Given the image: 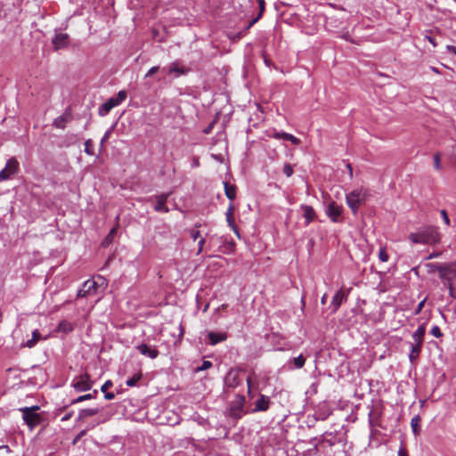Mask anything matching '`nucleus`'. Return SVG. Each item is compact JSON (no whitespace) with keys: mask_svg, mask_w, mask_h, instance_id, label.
<instances>
[{"mask_svg":"<svg viewBox=\"0 0 456 456\" xmlns=\"http://www.w3.org/2000/svg\"><path fill=\"white\" fill-rule=\"evenodd\" d=\"M409 240L413 243L434 245L441 240V234L436 226H428L419 232H412Z\"/></svg>","mask_w":456,"mask_h":456,"instance_id":"nucleus-1","label":"nucleus"},{"mask_svg":"<svg viewBox=\"0 0 456 456\" xmlns=\"http://www.w3.org/2000/svg\"><path fill=\"white\" fill-rule=\"evenodd\" d=\"M244 379L247 381L248 395L253 396L251 394L252 377L250 375H246V371L244 370H231L225 376L224 382L228 387H236Z\"/></svg>","mask_w":456,"mask_h":456,"instance_id":"nucleus-2","label":"nucleus"},{"mask_svg":"<svg viewBox=\"0 0 456 456\" xmlns=\"http://www.w3.org/2000/svg\"><path fill=\"white\" fill-rule=\"evenodd\" d=\"M368 195V191L363 188L354 189L351 192L346 194V204L350 208L354 215L357 213L359 208L362 205L365 204Z\"/></svg>","mask_w":456,"mask_h":456,"instance_id":"nucleus-3","label":"nucleus"},{"mask_svg":"<svg viewBox=\"0 0 456 456\" xmlns=\"http://www.w3.org/2000/svg\"><path fill=\"white\" fill-rule=\"evenodd\" d=\"M38 410L39 406L25 407L20 409L23 413L24 421L31 428L39 425L42 421L41 415L37 412Z\"/></svg>","mask_w":456,"mask_h":456,"instance_id":"nucleus-4","label":"nucleus"},{"mask_svg":"<svg viewBox=\"0 0 456 456\" xmlns=\"http://www.w3.org/2000/svg\"><path fill=\"white\" fill-rule=\"evenodd\" d=\"M440 279L444 287H447L448 283H453V281L456 280V260L444 263Z\"/></svg>","mask_w":456,"mask_h":456,"instance_id":"nucleus-5","label":"nucleus"},{"mask_svg":"<svg viewBox=\"0 0 456 456\" xmlns=\"http://www.w3.org/2000/svg\"><path fill=\"white\" fill-rule=\"evenodd\" d=\"M20 171L19 161L14 158L7 160L4 169L0 171V182L11 179V177Z\"/></svg>","mask_w":456,"mask_h":456,"instance_id":"nucleus-6","label":"nucleus"},{"mask_svg":"<svg viewBox=\"0 0 456 456\" xmlns=\"http://www.w3.org/2000/svg\"><path fill=\"white\" fill-rule=\"evenodd\" d=\"M246 401H232L229 408V415L238 419L248 412L245 405Z\"/></svg>","mask_w":456,"mask_h":456,"instance_id":"nucleus-7","label":"nucleus"},{"mask_svg":"<svg viewBox=\"0 0 456 456\" xmlns=\"http://www.w3.org/2000/svg\"><path fill=\"white\" fill-rule=\"evenodd\" d=\"M342 211H343V208L340 205H338L335 201H331L328 205L326 213H327V216L330 218V220L332 222L338 223V222H339V216H341Z\"/></svg>","mask_w":456,"mask_h":456,"instance_id":"nucleus-8","label":"nucleus"},{"mask_svg":"<svg viewBox=\"0 0 456 456\" xmlns=\"http://www.w3.org/2000/svg\"><path fill=\"white\" fill-rule=\"evenodd\" d=\"M54 51L66 48L69 43V37L66 33H58L52 40Z\"/></svg>","mask_w":456,"mask_h":456,"instance_id":"nucleus-9","label":"nucleus"},{"mask_svg":"<svg viewBox=\"0 0 456 456\" xmlns=\"http://www.w3.org/2000/svg\"><path fill=\"white\" fill-rule=\"evenodd\" d=\"M97 285L98 282L95 281L88 280L85 281L82 288L77 291V297H84L91 294L92 292H94Z\"/></svg>","mask_w":456,"mask_h":456,"instance_id":"nucleus-10","label":"nucleus"},{"mask_svg":"<svg viewBox=\"0 0 456 456\" xmlns=\"http://www.w3.org/2000/svg\"><path fill=\"white\" fill-rule=\"evenodd\" d=\"M72 119L70 111L66 110L61 116H59L53 120V126L59 129H64L67 123Z\"/></svg>","mask_w":456,"mask_h":456,"instance_id":"nucleus-11","label":"nucleus"},{"mask_svg":"<svg viewBox=\"0 0 456 456\" xmlns=\"http://www.w3.org/2000/svg\"><path fill=\"white\" fill-rule=\"evenodd\" d=\"M301 208L304 212L303 216L305 219V225L307 226V225H309V224L311 222H313L316 218L317 215H316L314 208L311 206L302 205Z\"/></svg>","mask_w":456,"mask_h":456,"instance_id":"nucleus-12","label":"nucleus"},{"mask_svg":"<svg viewBox=\"0 0 456 456\" xmlns=\"http://www.w3.org/2000/svg\"><path fill=\"white\" fill-rule=\"evenodd\" d=\"M74 387L79 392L90 389L88 375L80 376L78 379L74 382Z\"/></svg>","mask_w":456,"mask_h":456,"instance_id":"nucleus-13","label":"nucleus"},{"mask_svg":"<svg viewBox=\"0 0 456 456\" xmlns=\"http://www.w3.org/2000/svg\"><path fill=\"white\" fill-rule=\"evenodd\" d=\"M346 297H347V293H346L343 289H339L336 293V295L333 297L332 301H331V305L334 308L333 309L334 312L337 311L340 307L342 302L344 300H346Z\"/></svg>","mask_w":456,"mask_h":456,"instance_id":"nucleus-14","label":"nucleus"},{"mask_svg":"<svg viewBox=\"0 0 456 456\" xmlns=\"http://www.w3.org/2000/svg\"><path fill=\"white\" fill-rule=\"evenodd\" d=\"M167 197H168V194H164V193L160 194L157 197V204L154 208L157 212H164V213L168 212L169 209L166 205Z\"/></svg>","mask_w":456,"mask_h":456,"instance_id":"nucleus-15","label":"nucleus"},{"mask_svg":"<svg viewBox=\"0 0 456 456\" xmlns=\"http://www.w3.org/2000/svg\"><path fill=\"white\" fill-rule=\"evenodd\" d=\"M426 334V323H422L412 334L414 343L423 345L424 337Z\"/></svg>","mask_w":456,"mask_h":456,"instance_id":"nucleus-16","label":"nucleus"},{"mask_svg":"<svg viewBox=\"0 0 456 456\" xmlns=\"http://www.w3.org/2000/svg\"><path fill=\"white\" fill-rule=\"evenodd\" d=\"M137 349L142 354L147 355L151 359H155L159 355L158 350L150 348L146 344L138 346Z\"/></svg>","mask_w":456,"mask_h":456,"instance_id":"nucleus-17","label":"nucleus"},{"mask_svg":"<svg viewBox=\"0 0 456 456\" xmlns=\"http://www.w3.org/2000/svg\"><path fill=\"white\" fill-rule=\"evenodd\" d=\"M210 345L214 346L219 342L224 341L227 338V335L225 333H217L214 331H210L208 334Z\"/></svg>","mask_w":456,"mask_h":456,"instance_id":"nucleus-18","label":"nucleus"},{"mask_svg":"<svg viewBox=\"0 0 456 456\" xmlns=\"http://www.w3.org/2000/svg\"><path fill=\"white\" fill-rule=\"evenodd\" d=\"M116 106H118V105H117V102H115L114 99H112V98L109 99L105 103H103L99 108V115L100 116L107 115Z\"/></svg>","mask_w":456,"mask_h":456,"instance_id":"nucleus-19","label":"nucleus"},{"mask_svg":"<svg viewBox=\"0 0 456 456\" xmlns=\"http://www.w3.org/2000/svg\"><path fill=\"white\" fill-rule=\"evenodd\" d=\"M428 273H438V276H441L442 269L444 268V263H428L425 265Z\"/></svg>","mask_w":456,"mask_h":456,"instance_id":"nucleus-20","label":"nucleus"},{"mask_svg":"<svg viewBox=\"0 0 456 456\" xmlns=\"http://www.w3.org/2000/svg\"><path fill=\"white\" fill-rule=\"evenodd\" d=\"M224 184L226 197L229 200H233L236 198V186L230 184L228 182H225Z\"/></svg>","mask_w":456,"mask_h":456,"instance_id":"nucleus-21","label":"nucleus"},{"mask_svg":"<svg viewBox=\"0 0 456 456\" xmlns=\"http://www.w3.org/2000/svg\"><path fill=\"white\" fill-rule=\"evenodd\" d=\"M422 349V345L414 343L411 346V349L409 354L410 361L412 362H414L419 355Z\"/></svg>","mask_w":456,"mask_h":456,"instance_id":"nucleus-22","label":"nucleus"},{"mask_svg":"<svg viewBox=\"0 0 456 456\" xmlns=\"http://www.w3.org/2000/svg\"><path fill=\"white\" fill-rule=\"evenodd\" d=\"M168 72L175 73L176 77H179L181 75H184L187 72V69L184 67H180L177 62H173L169 66Z\"/></svg>","mask_w":456,"mask_h":456,"instance_id":"nucleus-23","label":"nucleus"},{"mask_svg":"<svg viewBox=\"0 0 456 456\" xmlns=\"http://www.w3.org/2000/svg\"><path fill=\"white\" fill-rule=\"evenodd\" d=\"M420 420L421 419L419 415H415L411 419V426L415 436H418L420 432Z\"/></svg>","mask_w":456,"mask_h":456,"instance_id":"nucleus-24","label":"nucleus"},{"mask_svg":"<svg viewBox=\"0 0 456 456\" xmlns=\"http://www.w3.org/2000/svg\"><path fill=\"white\" fill-rule=\"evenodd\" d=\"M57 330L59 332L69 333L73 330V326L69 322L63 320L59 323Z\"/></svg>","mask_w":456,"mask_h":456,"instance_id":"nucleus-25","label":"nucleus"},{"mask_svg":"<svg viewBox=\"0 0 456 456\" xmlns=\"http://www.w3.org/2000/svg\"><path fill=\"white\" fill-rule=\"evenodd\" d=\"M276 138H282L284 140L291 142L294 145H298L300 143V140L294 136L293 134L288 133L277 134L275 135Z\"/></svg>","mask_w":456,"mask_h":456,"instance_id":"nucleus-26","label":"nucleus"},{"mask_svg":"<svg viewBox=\"0 0 456 456\" xmlns=\"http://www.w3.org/2000/svg\"><path fill=\"white\" fill-rule=\"evenodd\" d=\"M41 339V334L40 332L36 330L32 332V338L28 339L25 346L31 348L33 347L39 340Z\"/></svg>","mask_w":456,"mask_h":456,"instance_id":"nucleus-27","label":"nucleus"},{"mask_svg":"<svg viewBox=\"0 0 456 456\" xmlns=\"http://www.w3.org/2000/svg\"><path fill=\"white\" fill-rule=\"evenodd\" d=\"M117 231H118V225L113 227L110 232L108 233V235L106 236V238L103 240L102 245L103 247H108L113 240L116 233H117Z\"/></svg>","mask_w":456,"mask_h":456,"instance_id":"nucleus-28","label":"nucleus"},{"mask_svg":"<svg viewBox=\"0 0 456 456\" xmlns=\"http://www.w3.org/2000/svg\"><path fill=\"white\" fill-rule=\"evenodd\" d=\"M256 1L259 5V13H258L257 17H256L249 22L248 28H249L253 24H255L261 18V16L263 15V13L265 12V0H256Z\"/></svg>","mask_w":456,"mask_h":456,"instance_id":"nucleus-29","label":"nucleus"},{"mask_svg":"<svg viewBox=\"0 0 456 456\" xmlns=\"http://www.w3.org/2000/svg\"><path fill=\"white\" fill-rule=\"evenodd\" d=\"M228 224L234 229L233 206L231 204L225 213Z\"/></svg>","mask_w":456,"mask_h":456,"instance_id":"nucleus-30","label":"nucleus"},{"mask_svg":"<svg viewBox=\"0 0 456 456\" xmlns=\"http://www.w3.org/2000/svg\"><path fill=\"white\" fill-rule=\"evenodd\" d=\"M269 403L270 401H256V407L252 410V411H266L269 408Z\"/></svg>","mask_w":456,"mask_h":456,"instance_id":"nucleus-31","label":"nucleus"},{"mask_svg":"<svg viewBox=\"0 0 456 456\" xmlns=\"http://www.w3.org/2000/svg\"><path fill=\"white\" fill-rule=\"evenodd\" d=\"M85 152L87 155H90V156H94V147H93V141L91 139H87L85 142Z\"/></svg>","mask_w":456,"mask_h":456,"instance_id":"nucleus-32","label":"nucleus"},{"mask_svg":"<svg viewBox=\"0 0 456 456\" xmlns=\"http://www.w3.org/2000/svg\"><path fill=\"white\" fill-rule=\"evenodd\" d=\"M293 362L296 368L300 369L304 366L305 362V358L302 354H300L293 359Z\"/></svg>","mask_w":456,"mask_h":456,"instance_id":"nucleus-33","label":"nucleus"},{"mask_svg":"<svg viewBox=\"0 0 456 456\" xmlns=\"http://www.w3.org/2000/svg\"><path fill=\"white\" fill-rule=\"evenodd\" d=\"M126 98V93L125 91H119L116 97H112L114 99L115 102H117V105H119L121 102H123Z\"/></svg>","mask_w":456,"mask_h":456,"instance_id":"nucleus-34","label":"nucleus"},{"mask_svg":"<svg viewBox=\"0 0 456 456\" xmlns=\"http://www.w3.org/2000/svg\"><path fill=\"white\" fill-rule=\"evenodd\" d=\"M98 411L97 409H85L80 411V418H85L87 416H92L96 414Z\"/></svg>","mask_w":456,"mask_h":456,"instance_id":"nucleus-35","label":"nucleus"},{"mask_svg":"<svg viewBox=\"0 0 456 456\" xmlns=\"http://www.w3.org/2000/svg\"><path fill=\"white\" fill-rule=\"evenodd\" d=\"M434 167L436 170L442 169L441 157H440V153H438V152L434 155Z\"/></svg>","mask_w":456,"mask_h":456,"instance_id":"nucleus-36","label":"nucleus"},{"mask_svg":"<svg viewBox=\"0 0 456 456\" xmlns=\"http://www.w3.org/2000/svg\"><path fill=\"white\" fill-rule=\"evenodd\" d=\"M141 377L142 375L141 374H137V375H134V377H132L131 379H129L128 380H126V385L128 387H133L134 386L138 380L141 379Z\"/></svg>","mask_w":456,"mask_h":456,"instance_id":"nucleus-37","label":"nucleus"},{"mask_svg":"<svg viewBox=\"0 0 456 456\" xmlns=\"http://www.w3.org/2000/svg\"><path fill=\"white\" fill-rule=\"evenodd\" d=\"M430 333L436 338H441L443 336V333L437 325L432 327Z\"/></svg>","mask_w":456,"mask_h":456,"instance_id":"nucleus-38","label":"nucleus"},{"mask_svg":"<svg viewBox=\"0 0 456 456\" xmlns=\"http://www.w3.org/2000/svg\"><path fill=\"white\" fill-rule=\"evenodd\" d=\"M446 288L449 291L450 297L452 298H456V286L453 283H448V286Z\"/></svg>","mask_w":456,"mask_h":456,"instance_id":"nucleus-39","label":"nucleus"},{"mask_svg":"<svg viewBox=\"0 0 456 456\" xmlns=\"http://www.w3.org/2000/svg\"><path fill=\"white\" fill-rule=\"evenodd\" d=\"M283 173L287 177H289L293 174V167L289 164H285L283 167Z\"/></svg>","mask_w":456,"mask_h":456,"instance_id":"nucleus-40","label":"nucleus"},{"mask_svg":"<svg viewBox=\"0 0 456 456\" xmlns=\"http://www.w3.org/2000/svg\"><path fill=\"white\" fill-rule=\"evenodd\" d=\"M379 258L382 262H387L388 260L389 256H388V254H387L386 248H381L379 250Z\"/></svg>","mask_w":456,"mask_h":456,"instance_id":"nucleus-41","label":"nucleus"},{"mask_svg":"<svg viewBox=\"0 0 456 456\" xmlns=\"http://www.w3.org/2000/svg\"><path fill=\"white\" fill-rule=\"evenodd\" d=\"M212 362L210 361H204L201 364V366L197 368L198 371L206 370L212 367Z\"/></svg>","mask_w":456,"mask_h":456,"instance_id":"nucleus-42","label":"nucleus"},{"mask_svg":"<svg viewBox=\"0 0 456 456\" xmlns=\"http://www.w3.org/2000/svg\"><path fill=\"white\" fill-rule=\"evenodd\" d=\"M159 69V66H154V67H151L148 71L147 73L145 74V77H151L153 76L155 73H157Z\"/></svg>","mask_w":456,"mask_h":456,"instance_id":"nucleus-43","label":"nucleus"},{"mask_svg":"<svg viewBox=\"0 0 456 456\" xmlns=\"http://www.w3.org/2000/svg\"><path fill=\"white\" fill-rule=\"evenodd\" d=\"M190 236L192 238L193 240H196L198 238L200 237V232L196 229H191L190 231Z\"/></svg>","mask_w":456,"mask_h":456,"instance_id":"nucleus-44","label":"nucleus"},{"mask_svg":"<svg viewBox=\"0 0 456 456\" xmlns=\"http://www.w3.org/2000/svg\"><path fill=\"white\" fill-rule=\"evenodd\" d=\"M441 216H442V217H443V219L444 221V224L447 226H449L450 225V219H449V216L447 215V212L444 209L441 210Z\"/></svg>","mask_w":456,"mask_h":456,"instance_id":"nucleus-45","label":"nucleus"},{"mask_svg":"<svg viewBox=\"0 0 456 456\" xmlns=\"http://www.w3.org/2000/svg\"><path fill=\"white\" fill-rule=\"evenodd\" d=\"M205 242H206V240L204 238H200V240H199L198 242V251H197V255L200 254L203 250V247L205 245Z\"/></svg>","mask_w":456,"mask_h":456,"instance_id":"nucleus-46","label":"nucleus"},{"mask_svg":"<svg viewBox=\"0 0 456 456\" xmlns=\"http://www.w3.org/2000/svg\"><path fill=\"white\" fill-rule=\"evenodd\" d=\"M425 303H426V298L419 303V305L414 312L415 314H419L421 312L422 308L425 305Z\"/></svg>","mask_w":456,"mask_h":456,"instance_id":"nucleus-47","label":"nucleus"},{"mask_svg":"<svg viewBox=\"0 0 456 456\" xmlns=\"http://www.w3.org/2000/svg\"><path fill=\"white\" fill-rule=\"evenodd\" d=\"M112 387V382L110 380L106 381L101 387L102 392H107V390Z\"/></svg>","mask_w":456,"mask_h":456,"instance_id":"nucleus-48","label":"nucleus"},{"mask_svg":"<svg viewBox=\"0 0 456 456\" xmlns=\"http://www.w3.org/2000/svg\"><path fill=\"white\" fill-rule=\"evenodd\" d=\"M96 390L94 391V394H86V395H80L78 396L77 399H93L94 396H95V394H96Z\"/></svg>","mask_w":456,"mask_h":456,"instance_id":"nucleus-49","label":"nucleus"},{"mask_svg":"<svg viewBox=\"0 0 456 456\" xmlns=\"http://www.w3.org/2000/svg\"><path fill=\"white\" fill-rule=\"evenodd\" d=\"M86 430H81L77 436L75 437L73 444H76L78 440H80L84 436H86Z\"/></svg>","mask_w":456,"mask_h":456,"instance_id":"nucleus-50","label":"nucleus"},{"mask_svg":"<svg viewBox=\"0 0 456 456\" xmlns=\"http://www.w3.org/2000/svg\"><path fill=\"white\" fill-rule=\"evenodd\" d=\"M425 38H426V39H427L430 44H432V45H433V46H435V47H436V46L437 45V43H436V39H435L433 37H431V36H429V35H426V36H425Z\"/></svg>","mask_w":456,"mask_h":456,"instance_id":"nucleus-51","label":"nucleus"},{"mask_svg":"<svg viewBox=\"0 0 456 456\" xmlns=\"http://www.w3.org/2000/svg\"><path fill=\"white\" fill-rule=\"evenodd\" d=\"M398 456H408V452L404 447H403V446L400 447V449L398 451Z\"/></svg>","mask_w":456,"mask_h":456,"instance_id":"nucleus-52","label":"nucleus"},{"mask_svg":"<svg viewBox=\"0 0 456 456\" xmlns=\"http://www.w3.org/2000/svg\"><path fill=\"white\" fill-rule=\"evenodd\" d=\"M110 134V131H108L105 133V134L103 135V137L101 140V146H102L103 143L109 139Z\"/></svg>","mask_w":456,"mask_h":456,"instance_id":"nucleus-53","label":"nucleus"},{"mask_svg":"<svg viewBox=\"0 0 456 456\" xmlns=\"http://www.w3.org/2000/svg\"><path fill=\"white\" fill-rule=\"evenodd\" d=\"M441 254H442L441 252H433V253H431L430 255H428V256H427V258H426V259H433V258H436V257L440 256H441Z\"/></svg>","mask_w":456,"mask_h":456,"instance_id":"nucleus-54","label":"nucleus"},{"mask_svg":"<svg viewBox=\"0 0 456 456\" xmlns=\"http://www.w3.org/2000/svg\"><path fill=\"white\" fill-rule=\"evenodd\" d=\"M105 393V399H114L115 394L112 392H104Z\"/></svg>","mask_w":456,"mask_h":456,"instance_id":"nucleus-55","label":"nucleus"},{"mask_svg":"<svg viewBox=\"0 0 456 456\" xmlns=\"http://www.w3.org/2000/svg\"><path fill=\"white\" fill-rule=\"evenodd\" d=\"M212 127H213V124L209 125L207 128L204 129V133L205 134H209L212 130Z\"/></svg>","mask_w":456,"mask_h":456,"instance_id":"nucleus-56","label":"nucleus"},{"mask_svg":"<svg viewBox=\"0 0 456 456\" xmlns=\"http://www.w3.org/2000/svg\"><path fill=\"white\" fill-rule=\"evenodd\" d=\"M2 449L4 451H5L6 452H11V449H10V447L8 445H1L0 446V450H2Z\"/></svg>","mask_w":456,"mask_h":456,"instance_id":"nucleus-57","label":"nucleus"},{"mask_svg":"<svg viewBox=\"0 0 456 456\" xmlns=\"http://www.w3.org/2000/svg\"><path fill=\"white\" fill-rule=\"evenodd\" d=\"M446 48H447V50H448L449 52L453 53H454V52H455V50H456V47H455V46H453V45H447V47H446Z\"/></svg>","mask_w":456,"mask_h":456,"instance_id":"nucleus-58","label":"nucleus"},{"mask_svg":"<svg viewBox=\"0 0 456 456\" xmlns=\"http://www.w3.org/2000/svg\"><path fill=\"white\" fill-rule=\"evenodd\" d=\"M326 302H327V295H326V294H324V295L322 297V298H321V303H322V305H325V304H326Z\"/></svg>","mask_w":456,"mask_h":456,"instance_id":"nucleus-59","label":"nucleus"},{"mask_svg":"<svg viewBox=\"0 0 456 456\" xmlns=\"http://www.w3.org/2000/svg\"><path fill=\"white\" fill-rule=\"evenodd\" d=\"M375 415H378V413L376 412V409H372L370 411V418L374 417Z\"/></svg>","mask_w":456,"mask_h":456,"instance_id":"nucleus-60","label":"nucleus"},{"mask_svg":"<svg viewBox=\"0 0 456 456\" xmlns=\"http://www.w3.org/2000/svg\"><path fill=\"white\" fill-rule=\"evenodd\" d=\"M347 169L349 170L350 176L353 175V169L350 164H347Z\"/></svg>","mask_w":456,"mask_h":456,"instance_id":"nucleus-61","label":"nucleus"},{"mask_svg":"<svg viewBox=\"0 0 456 456\" xmlns=\"http://www.w3.org/2000/svg\"><path fill=\"white\" fill-rule=\"evenodd\" d=\"M431 70H432L433 72L436 73V74H439V73H440V72H439V70H438V69H437V68H435V67H431Z\"/></svg>","mask_w":456,"mask_h":456,"instance_id":"nucleus-62","label":"nucleus"},{"mask_svg":"<svg viewBox=\"0 0 456 456\" xmlns=\"http://www.w3.org/2000/svg\"><path fill=\"white\" fill-rule=\"evenodd\" d=\"M426 401H419V407L422 408L424 406Z\"/></svg>","mask_w":456,"mask_h":456,"instance_id":"nucleus-63","label":"nucleus"},{"mask_svg":"<svg viewBox=\"0 0 456 456\" xmlns=\"http://www.w3.org/2000/svg\"><path fill=\"white\" fill-rule=\"evenodd\" d=\"M98 280L102 281V284L104 283V281H105V280H104L102 277H101V276H99V277H98Z\"/></svg>","mask_w":456,"mask_h":456,"instance_id":"nucleus-64","label":"nucleus"}]
</instances>
